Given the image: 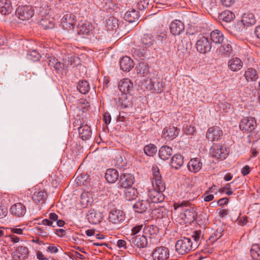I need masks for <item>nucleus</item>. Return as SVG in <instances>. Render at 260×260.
Returning a JSON list of instances; mask_svg holds the SVG:
<instances>
[{
    "mask_svg": "<svg viewBox=\"0 0 260 260\" xmlns=\"http://www.w3.org/2000/svg\"><path fill=\"white\" fill-rule=\"evenodd\" d=\"M175 248L179 254L184 255L194 250L197 248V243H193L190 238L182 237L176 242Z\"/></svg>",
    "mask_w": 260,
    "mask_h": 260,
    "instance_id": "1",
    "label": "nucleus"
},
{
    "mask_svg": "<svg viewBox=\"0 0 260 260\" xmlns=\"http://www.w3.org/2000/svg\"><path fill=\"white\" fill-rule=\"evenodd\" d=\"M136 212L142 213L146 212L148 210H152V213L156 214H159L160 211L162 212V210L165 209L162 207L159 208H154L152 205V203L149 200H142L137 202L133 206Z\"/></svg>",
    "mask_w": 260,
    "mask_h": 260,
    "instance_id": "2",
    "label": "nucleus"
},
{
    "mask_svg": "<svg viewBox=\"0 0 260 260\" xmlns=\"http://www.w3.org/2000/svg\"><path fill=\"white\" fill-rule=\"evenodd\" d=\"M152 185L154 189L160 191H165L166 185L165 182L162 180L161 175L159 170L157 166H153L152 168Z\"/></svg>",
    "mask_w": 260,
    "mask_h": 260,
    "instance_id": "3",
    "label": "nucleus"
},
{
    "mask_svg": "<svg viewBox=\"0 0 260 260\" xmlns=\"http://www.w3.org/2000/svg\"><path fill=\"white\" fill-rule=\"evenodd\" d=\"M196 47L200 53L206 54L211 51L212 43L208 37L202 36L197 41Z\"/></svg>",
    "mask_w": 260,
    "mask_h": 260,
    "instance_id": "4",
    "label": "nucleus"
},
{
    "mask_svg": "<svg viewBox=\"0 0 260 260\" xmlns=\"http://www.w3.org/2000/svg\"><path fill=\"white\" fill-rule=\"evenodd\" d=\"M210 153L217 161L224 159L228 155L226 148L219 144H214L210 149Z\"/></svg>",
    "mask_w": 260,
    "mask_h": 260,
    "instance_id": "5",
    "label": "nucleus"
},
{
    "mask_svg": "<svg viewBox=\"0 0 260 260\" xmlns=\"http://www.w3.org/2000/svg\"><path fill=\"white\" fill-rule=\"evenodd\" d=\"M34 14L32 7L30 6H19L16 10V15L22 20H26L30 18Z\"/></svg>",
    "mask_w": 260,
    "mask_h": 260,
    "instance_id": "6",
    "label": "nucleus"
},
{
    "mask_svg": "<svg viewBox=\"0 0 260 260\" xmlns=\"http://www.w3.org/2000/svg\"><path fill=\"white\" fill-rule=\"evenodd\" d=\"M256 126L254 117H245L242 119L239 124L240 129L244 132L251 133Z\"/></svg>",
    "mask_w": 260,
    "mask_h": 260,
    "instance_id": "7",
    "label": "nucleus"
},
{
    "mask_svg": "<svg viewBox=\"0 0 260 260\" xmlns=\"http://www.w3.org/2000/svg\"><path fill=\"white\" fill-rule=\"evenodd\" d=\"M223 136V132L221 128L217 126L209 127L206 133V138L211 141H219Z\"/></svg>",
    "mask_w": 260,
    "mask_h": 260,
    "instance_id": "8",
    "label": "nucleus"
},
{
    "mask_svg": "<svg viewBox=\"0 0 260 260\" xmlns=\"http://www.w3.org/2000/svg\"><path fill=\"white\" fill-rule=\"evenodd\" d=\"M142 47L147 51H150L152 49H155L157 43L153 36L150 34H144L141 39Z\"/></svg>",
    "mask_w": 260,
    "mask_h": 260,
    "instance_id": "9",
    "label": "nucleus"
},
{
    "mask_svg": "<svg viewBox=\"0 0 260 260\" xmlns=\"http://www.w3.org/2000/svg\"><path fill=\"white\" fill-rule=\"evenodd\" d=\"M125 214L122 210L113 209L109 214V220L113 224H118L124 220Z\"/></svg>",
    "mask_w": 260,
    "mask_h": 260,
    "instance_id": "10",
    "label": "nucleus"
},
{
    "mask_svg": "<svg viewBox=\"0 0 260 260\" xmlns=\"http://www.w3.org/2000/svg\"><path fill=\"white\" fill-rule=\"evenodd\" d=\"M169 250L164 246L157 247L152 252L154 260H165L169 257Z\"/></svg>",
    "mask_w": 260,
    "mask_h": 260,
    "instance_id": "11",
    "label": "nucleus"
},
{
    "mask_svg": "<svg viewBox=\"0 0 260 260\" xmlns=\"http://www.w3.org/2000/svg\"><path fill=\"white\" fill-rule=\"evenodd\" d=\"M164 191H160L154 189H152L148 191V199L151 202V203H159L164 201L165 196L163 194Z\"/></svg>",
    "mask_w": 260,
    "mask_h": 260,
    "instance_id": "12",
    "label": "nucleus"
},
{
    "mask_svg": "<svg viewBox=\"0 0 260 260\" xmlns=\"http://www.w3.org/2000/svg\"><path fill=\"white\" fill-rule=\"evenodd\" d=\"M135 181L134 176L131 174H122L119 177V184L121 187H131Z\"/></svg>",
    "mask_w": 260,
    "mask_h": 260,
    "instance_id": "13",
    "label": "nucleus"
},
{
    "mask_svg": "<svg viewBox=\"0 0 260 260\" xmlns=\"http://www.w3.org/2000/svg\"><path fill=\"white\" fill-rule=\"evenodd\" d=\"M10 213L17 217H23L26 213V207L21 203H15L10 209Z\"/></svg>",
    "mask_w": 260,
    "mask_h": 260,
    "instance_id": "14",
    "label": "nucleus"
},
{
    "mask_svg": "<svg viewBox=\"0 0 260 260\" xmlns=\"http://www.w3.org/2000/svg\"><path fill=\"white\" fill-rule=\"evenodd\" d=\"M184 28L183 23L179 20H174L170 25V31L174 36L180 35L184 32Z\"/></svg>",
    "mask_w": 260,
    "mask_h": 260,
    "instance_id": "15",
    "label": "nucleus"
},
{
    "mask_svg": "<svg viewBox=\"0 0 260 260\" xmlns=\"http://www.w3.org/2000/svg\"><path fill=\"white\" fill-rule=\"evenodd\" d=\"M118 87L122 94H131L134 87L133 83L128 79H124L119 82Z\"/></svg>",
    "mask_w": 260,
    "mask_h": 260,
    "instance_id": "16",
    "label": "nucleus"
},
{
    "mask_svg": "<svg viewBox=\"0 0 260 260\" xmlns=\"http://www.w3.org/2000/svg\"><path fill=\"white\" fill-rule=\"evenodd\" d=\"M221 45L218 49L219 54L226 57L233 54V50L231 41L226 39Z\"/></svg>",
    "mask_w": 260,
    "mask_h": 260,
    "instance_id": "17",
    "label": "nucleus"
},
{
    "mask_svg": "<svg viewBox=\"0 0 260 260\" xmlns=\"http://www.w3.org/2000/svg\"><path fill=\"white\" fill-rule=\"evenodd\" d=\"M130 242L139 248H144L147 246V238L143 234L132 237L129 240Z\"/></svg>",
    "mask_w": 260,
    "mask_h": 260,
    "instance_id": "18",
    "label": "nucleus"
},
{
    "mask_svg": "<svg viewBox=\"0 0 260 260\" xmlns=\"http://www.w3.org/2000/svg\"><path fill=\"white\" fill-rule=\"evenodd\" d=\"M133 99L132 94H122L119 100L121 108H132L133 106Z\"/></svg>",
    "mask_w": 260,
    "mask_h": 260,
    "instance_id": "19",
    "label": "nucleus"
},
{
    "mask_svg": "<svg viewBox=\"0 0 260 260\" xmlns=\"http://www.w3.org/2000/svg\"><path fill=\"white\" fill-rule=\"evenodd\" d=\"M209 39L211 43L215 44H221L226 39L223 33L218 29L212 31L210 34Z\"/></svg>",
    "mask_w": 260,
    "mask_h": 260,
    "instance_id": "20",
    "label": "nucleus"
},
{
    "mask_svg": "<svg viewBox=\"0 0 260 260\" xmlns=\"http://www.w3.org/2000/svg\"><path fill=\"white\" fill-rule=\"evenodd\" d=\"M202 166L203 163L201 159L198 157L191 158L187 164L188 170L194 173L198 172L202 169Z\"/></svg>",
    "mask_w": 260,
    "mask_h": 260,
    "instance_id": "21",
    "label": "nucleus"
},
{
    "mask_svg": "<svg viewBox=\"0 0 260 260\" xmlns=\"http://www.w3.org/2000/svg\"><path fill=\"white\" fill-rule=\"evenodd\" d=\"M121 70L128 72L134 67V61L127 56L122 57L119 62Z\"/></svg>",
    "mask_w": 260,
    "mask_h": 260,
    "instance_id": "22",
    "label": "nucleus"
},
{
    "mask_svg": "<svg viewBox=\"0 0 260 260\" xmlns=\"http://www.w3.org/2000/svg\"><path fill=\"white\" fill-rule=\"evenodd\" d=\"M139 12L136 10L132 9L127 11L124 15L125 20L129 23H134L137 25L139 23Z\"/></svg>",
    "mask_w": 260,
    "mask_h": 260,
    "instance_id": "23",
    "label": "nucleus"
},
{
    "mask_svg": "<svg viewBox=\"0 0 260 260\" xmlns=\"http://www.w3.org/2000/svg\"><path fill=\"white\" fill-rule=\"evenodd\" d=\"M28 254V250L25 246L18 247L15 252L13 253L12 260H24Z\"/></svg>",
    "mask_w": 260,
    "mask_h": 260,
    "instance_id": "24",
    "label": "nucleus"
},
{
    "mask_svg": "<svg viewBox=\"0 0 260 260\" xmlns=\"http://www.w3.org/2000/svg\"><path fill=\"white\" fill-rule=\"evenodd\" d=\"M191 48V43L189 39L184 38L178 45V52L179 55H183L187 53Z\"/></svg>",
    "mask_w": 260,
    "mask_h": 260,
    "instance_id": "25",
    "label": "nucleus"
},
{
    "mask_svg": "<svg viewBox=\"0 0 260 260\" xmlns=\"http://www.w3.org/2000/svg\"><path fill=\"white\" fill-rule=\"evenodd\" d=\"M79 136L83 140H88L91 136V130L87 124H82L78 128Z\"/></svg>",
    "mask_w": 260,
    "mask_h": 260,
    "instance_id": "26",
    "label": "nucleus"
},
{
    "mask_svg": "<svg viewBox=\"0 0 260 260\" xmlns=\"http://www.w3.org/2000/svg\"><path fill=\"white\" fill-rule=\"evenodd\" d=\"M79 33L80 35H89L91 34L94 27L92 24L88 22L81 23L79 24Z\"/></svg>",
    "mask_w": 260,
    "mask_h": 260,
    "instance_id": "27",
    "label": "nucleus"
},
{
    "mask_svg": "<svg viewBox=\"0 0 260 260\" xmlns=\"http://www.w3.org/2000/svg\"><path fill=\"white\" fill-rule=\"evenodd\" d=\"M13 8L10 0H0V13L7 15L10 14Z\"/></svg>",
    "mask_w": 260,
    "mask_h": 260,
    "instance_id": "28",
    "label": "nucleus"
},
{
    "mask_svg": "<svg viewBox=\"0 0 260 260\" xmlns=\"http://www.w3.org/2000/svg\"><path fill=\"white\" fill-rule=\"evenodd\" d=\"M172 153V148L167 145L161 146L158 152L159 157L160 159L164 160H166L169 159Z\"/></svg>",
    "mask_w": 260,
    "mask_h": 260,
    "instance_id": "29",
    "label": "nucleus"
},
{
    "mask_svg": "<svg viewBox=\"0 0 260 260\" xmlns=\"http://www.w3.org/2000/svg\"><path fill=\"white\" fill-rule=\"evenodd\" d=\"M105 177L109 183H113L118 179L119 174L114 169H108L105 173Z\"/></svg>",
    "mask_w": 260,
    "mask_h": 260,
    "instance_id": "30",
    "label": "nucleus"
},
{
    "mask_svg": "<svg viewBox=\"0 0 260 260\" xmlns=\"http://www.w3.org/2000/svg\"><path fill=\"white\" fill-rule=\"evenodd\" d=\"M184 163V157L180 154H176L171 158L170 166L176 170L179 169Z\"/></svg>",
    "mask_w": 260,
    "mask_h": 260,
    "instance_id": "31",
    "label": "nucleus"
},
{
    "mask_svg": "<svg viewBox=\"0 0 260 260\" xmlns=\"http://www.w3.org/2000/svg\"><path fill=\"white\" fill-rule=\"evenodd\" d=\"M241 22L243 25L249 26L254 25L256 22V19L254 14L252 13H245L243 14Z\"/></svg>",
    "mask_w": 260,
    "mask_h": 260,
    "instance_id": "32",
    "label": "nucleus"
},
{
    "mask_svg": "<svg viewBox=\"0 0 260 260\" xmlns=\"http://www.w3.org/2000/svg\"><path fill=\"white\" fill-rule=\"evenodd\" d=\"M75 17L74 15L71 13L65 15L62 19V26L67 28H71L75 24Z\"/></svg>",
    "mask_w": 260,
    "mask_h": 260,
    "instance_id": "33",
    "label": "nucleus"
},
{
    "mask_svg": "<svg viewBox=\"0 0 260 260\" xmlns=\"http://www.w3.org/2000/svg\"><path fill=\"white\" fill-rule=\"evenodd\" d=\"M228 67L231 71L236 72L242 68L243 62L239 58H233L229 61Z\"/></svg>",
    "mask_w": 260,
    "mask_h": 260,
    "instance_id": "34",
    "label": "nucleus"
},
{
    "mask_svg": "<svg viewBox=\"0 0 260 260\" xmlns=\"http://www.w3.org/2000/svg\"><path fill=\"white\" fill-rule=\"evenodd\" d=\"M179 131L180 129L177 127L170 126L169 127H166L164 129L163 134L166 137L174 139L179 135Z\"/></svg>",
    "mask_w": 260,
    "mask_h": 260,
    "instance_id": "35",
    "label": "nucleus"
},
{
    "mask_svg": "<svg viewBox=\"0 0 260 260\" xmlns=\"http://www.w3.org/2000/svg\"><path fill=\"white\" fill-rule=\"evenodd\" d=\"M87 217L89 222L93 224L99 223L102 219L101 214L94 210L89 211Z\"/></svg>",
    "mask_w": 260,
    "mask_h": 260,
    "instance_id": "36",
    "label": "nucleus"
},
{
    "mask_svg": "<svg viewBox=\"0 0 260 260\" xmlns=\"http://www.w3.org/2000/svg\"><path fill=\"white\" fill-rule=\"evenodd\" d=\"M158 232L157 226L153 225L145 226L143 229V233L147 238H154Z\"/></svg>",
    "mask_w": 260,
    "mask_h": 260,
    "instance_id": "37",
    "label": "nucleus"
},
{
    "mask_svg": "<svg viewBox=\"0 0 260 260\" xmlns=\"http://www.w3.org/2000/svg\"><path fill=\"white\" fill-rule=\"evenodd\" d=\"M47 198V192L44 190H40L35 192L32 196L33 201L37 204H43Z\"/></svg>",
    "mask_w": 260,
    "mask_h": 260,
    "instance_id": "38",
    "label": "nucleus"
},
{
    "mask_svg": "<svg viewBox=\"0 0 260 260\" xmlns=\"http://www.w3.org/2000/svg\"><path fill=\"white\" fill-rule=\"evenodd\" d=\"M234 13L230 10H225L222 12L218 16L220 21L228 23L232 21L235 18Z\"/></svg>",
    "mask_w": 260,
    "mask_h": 260,
    "instance_id": "39",
    "label": "nucleus"
},
{
    "mask_svg": "<svg viewBox=\"0 0 260 260\" xmlns=\"http://www.w3.org/2000/svg\"><path fill=\"white\" fill-rule=\"evenodd\" d=\"M184 212L185 217L189 222H193L197 218V213L196 212L194 207H190L188 209H185Z\"/></svg>",
    "mask_w": 260,
    "mask_h": 260,
    "instance_id": "40",
    "label": "nucleus"
},
{
    "mask_svg": "<svg viewBox=\"0 0 260 260\" xmlns=\"http://www.w3.org/2000/svg\"><path fill=\"white\" fill-rule=\"evenodd\" d=\"M244 76L248 81H256L258 77L257 71L253 68H248L245 72Z\"/></svg>",
    "mask_w": 260,
    "mask_h": 260,
    "instance_id": "41",
    "label": "nucleus"
},
{
    "mask_svg": "<svg viewBox=\"0 0 260 260\" xmlns=\"http://www.w3.org/2000/svg\"><path fill=\"white\" fill-rule=\"evenodd\" d=\"M138 191L133 187H128L124 191V197L126 200L132 201L137 197Z\"/></svg>",
    "mask_w": 260,
    "mask_h": 260,
    "instance_id": "42",
    "label": "nucleus"
},
{
    "mask_svg": "<svg viewBox=\"0 0 260 260\" xmlns=\"http://www.w3.org/2000/svg\"><path fill=\"white\" fill-rule=\"evenodd\" d=\"M77 88L82 94H86L90 90L89 83L86 80H81L78 82Z\"/></svg>",
    "mask_w": 260,
    "mask_h": 260,
    "instance_id": "43",
    "label": "nucleus"
},
{
    "mask_svg": "<svg viewBox=\"0 0 260 260\" xmlns=\"http://www.w3.org/2000/svg\"><path fill=\"white\" fill-rule=\"evenodd\" d=\"M106 21V27L109 30H115L119 26L118 20L114 17H110Z\"/></svg>",
    "mask_w": 260,
    "mask_h": 260,
    "instance_id": "44",
    "label": "nucleus"
},
{
    "mask_svg": "<svg viewBox=\"0 0 260 260\" xmlns=\"http://www.w3.org/2000/svg\"><path fill=\"white\" fill-rule=\"evenodd\" d=\"M244 25L241 21H237L230 26V31L232 34L236 35L237 33L241 31L244 29Z\"/></svg>",
    "mask_w": 260,
    "mask_h": 260,
    "instance_id": "45",
    "label": "nucleus"
},
{
    "mask_svg": "<svg viewBox=\"0 0 260 260\" xmlns=\"http://www.w3.org/2000/svg\"><path fill=\"white\" fill-rule=\"evenodd\" d=\"M250 254L253 260H260V245H252L250 249Z\"/></svg>",
    "mask_w": 260,
    "mask_h": 260,
    "instance_id": "46",
    "label": "nucleus"
},
{
    "mask_svg": "<svg viewBox=\"0 0 260 260\" xmlns=\"http://www.w3.org/2000/svg\"><path fill=\"white\" fill-rule=\"evenodd\" d=\"M154 39L157 42L156 46H158L162 45L164 42L167 39V31L164 30L157 33Z\"/></svg>",
    "mask_w": 260,
    "mask_h": 260,
    "instance_id": "47",
    "label": "nucleus"
},
{
    "mask_svg": "<svg viewBox=\"0 0 260 260\" xmlns=\"http://www.w3.org/2000/svg\"><path fill=\"white\" fill-rule=\"evenodd\" d=\"M144 151L147 155L153 156L157 152V148L155 145L150 144L144 146Z\"/></svg>",
    "mask_w": 260,
    "mask_h": 260,
    "instance_id": "48",
    "label": "nucleus"
},
{
    "mask_svg": "<svg viewBox=\"0 0 260 260\" xmlns=\"http://www.w3.org/2000/svg\"><path fill=\"white\" fill-rule=\"evenodd\" d=\"M151 89L154 92H160L162 90V83L159 81L151 82Z\"/></svg>",
    "mask_w": 260,
    "mask_h": 260,
    "instance_id": "49",
    "label": "nucleus"
},
{
    "mask_svg": "<svg viewBox=\"0 0 260 260\" xmlns=\"http://www.w3.org/2000/svg\"><path fill=\"white\" fill-rule=\"evenodd\" d=\"M147 50L143 48V49L140 48H135L133 51V55L137 59L141 58L144 56Z\"/></svg>",
    "mask_w": 260,
    "mask_h": 260,
    "instance_id": "50",
    "label": "nucleus"
},
{
    "mask_svg": "<svg viewBox=\"0 0 260 260\" xmlns=\"http://www.w3.org/2000/svg\"><path fill=\"white\" fill-rule=\"evenodd\" d=\"M40 25L45 29L52 28L54 25L53 22H51L47 19H42L40 21Z\"/></svg>",
    "mask_w": 260,
    "mask_h": 260,
    "instance_id": "51",
    "label": "nucleus"
},
{
    "mask_svg": "<svg viewBox=\"0 0 260 260\" xmlns=\"http://www.w3.org/2000/svg\"><path fill=\"white\" fill-rule=\"evenodd\" d=\"M115 161V166L118 169L123 168L126 164L125 159L124 160L121 155L117 157Z\"/></svg>",
    "mask_w": 260,
    "mask_h": 260,
    "instance_id": "52",
    "label": "nucleus"
},
{
    "mask_svg": "<svg viewBox=\"0 0 260 260\" xmlns=\"http://www.w3.org/2000/svg\"><path fill=\"white\" fill-rule=\"evenodd\" d=\"M191 239L194 240L193 243H197V248L200 244V241L201 238V231H196L191 237Z\"/></svg>",
    "mask_w": 260,
    "mask_h": 260,
    "instance_id": "53",
    "label": "nucleus"
},
{
    "mask_svg": "<svg viewBox=\"0 0 260 260\" xmlns=\"http://www.w3.org/2000/svg\"><path fill=\"white\" fill-rule=\"evenodd\" d=\"M183 131L187 135H192L194 132V127L190 125L185 124L183 126Z\"/></svg>",
    "mask_w": 260,
    "mask_h": 260,
    "instance_id": "54",
    "label": "nucleus"
},
{
    "mask_svg": "<svg viewBox=\"0 0 260 260\" xmlns=\"http://www.w3.org/2000/svg\"><path fill=\"white\" fill-rule=\"evenodd\" d=\"M35 231L37 235L41 236L43 238L48 237L49 234L41 227H36Z\"/></svg>",
    "mask_w": 260,
    "mask_h": 260,
    "instance_id": "55",
    "label": "nucleus"
},
{
    "mask_svg": "<svg viewBox=\"0 0 260 260\" xmlns=\"http://www.w3.org/2000/svg\"><path fill=\"white\" fill-rule=\"evenodd\" d=\"M137 71L138 73L144 74L148 72V68L143 63H139Z\"/></svg>",
    "mask_w": 260,
    "mask_h": 260,
    "instance_id": "56",
    "label": "nucleus"
},
{
    "mask_svg": "<svg viewBox=\"0 0 260 260\" xmlns=\"http://www.w3.org/2000/svg\"><path fill=\"white\" fill-rule=\"evenodd\" d=\"M222 236L221 230L218 231V230L213 233L210 237V240H212V242L217 241Z\"/></svg>",
    "mask_w": 260,
    "mask_h": 260,
    "instance_id": "57",
    "label": "nucleus"
},
{
    "mask_svg": "<svg viewBox=\"0 0 260 260\" xmlns=\"http://www.w3.org/2000/svg\"><path fill=\"white\" fill-rule=\"evenodd\" d=\"M9 230L13 233L18 235H22L23 234V230H25V229L18 228L17 226H14L9 228Z\"/></svg>",
    "mask_w": 260,
    "mask_h": 260,
    "instance_id": "58",
    "label": "nucleus"
},
{
    "mask_svg": "<svg viewBox=\"0 0 260 260\" xmlns=\"http://www.w3.org/2000/svg\"><path fill=\"white\" fill-rule=\"evenodd\" d=\"M206 217V214L204 212H202L199 215L197 214V218L196 220H197L201 224H204L205 222Z\"/></svg>",
    "mask_w": 260,
    "mask_h": 260,
    "instance_id": "59",
    "label": "nucleus"
},
{
    "mask_svg": "<svg viewBox=\"0 0 260 260\" xmlns=\"http://www.w3.org/2000/svg\"><path fill=\"white\" fill-rule=\"evenodd\" d=\"M39 224H43L44 225L50 226L52 227H55V225H54V222L51 221L49 218L48 219H44L42 220L41 223H39Z\"/></svg>",
    "mask_w": 260,
    "mask_h": 260,
    "instance_id": "60",
    "label": "nucleus"
},
{
    "mask_svg": "<svg viewBox=\"0 0 260 260\" xmlns=\"http://www.w3.org/2000/svg\"><path fill=\"white\" fill-rule=\"evenodd\" d=\"M143 226V225L141 224V225H137V226L134 227L132 230L131 236L132 237L136 236V235L137 234H138L141 230Z\"/></svg>",
    "mask_w": 260,
    "mask_h": 260,
    "instance_id": "61",
    "label": "nucleus"
},
{
    "mask_svg": "<svg viewBox=\"0 0 260 260\" xmlns=\"http://www.w3.org/2000/svg\"><path fill=\"white\" fill-rule=\"evenodd\" d=\"M221 4L226 7H229L233 5L235 3V0H220Z\"/></svg>",
    "mask_w": 260,
    "mask_h": 260,
    "instance_id": "62",
    "label": "nucleus"
},
{
    "mask_svg": "<svg viewBox=\"0 0 260 260\" xmlns=\"http://www.w3.org/2000/svg\"><path fill=\"white\" fill-rule=\"evenodd\" d=\"M48 64L51 67H53V68L54 66L55 65V64L57 62V59H56L54 56H49L48 57Z\"/></svg>",
    "mask_w": 260,
    "mask_h": 260,
    "instance_id": "63",
    "label": "nucleus"
},
{
    "mask_svg": "<svg viewBox=\"0 0 260 260\" xmlns=\"http://www.w3.org/2000/svg\"><path fill=\"white\" fill-rule=\"evenodd\" d=\"M64 65L63 63L59 62V61H58V60L57 61V62H56V63L55 64V65L53 67V68L57 72H59V71H60L61 70H62L63 67H64Z\"/></svg>",
    "mask_w": 260,
    "mask_h": 260,
    "instance_id": "64",
    "label": "nucleus"
}]
</instances>
